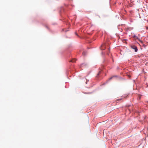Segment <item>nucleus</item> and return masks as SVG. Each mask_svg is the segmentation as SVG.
Returning <instances> with one entry per match:
<instances>
[{"label":"nucleus","instance_id":"39448f33","mask_svg":"<svg viewBox=\"0 0 148 148\" xmlns=\"http://www.w3.org/2000/svg\"><path fill=\"white\" fill-rule=\"evenodd\" d=\"M101 73V71H99V73H98V74L97 75V77H98V75H99Z\"/></svg>","mask_w":148,"mask_h":148},{"label":"nucleus","instance_id":"ddd939ff","mask_svg":"<svg viewBox=\"0 0 148 148\" xmlns=\"http://www.w3.org/2000/svg\"><path fill=\"white\" fill-rule=\"evenodd\" d=\"M84 52H83V53H82L83 54H84Z\"/></svg>","mask_w":148,"mask_h":148},{"label":"nucleus","instance_id":"20e7f679","mask_svg":"<svg viewBox=\"0 0 148 148\" xmlns=\"http://www.w3.org/2000/svg\"><path fill=\"white\" fill-rule=\"evenodd\" d=\"M133 38H136L137 39H138V38L137 37V36H136V35L134 34L133 36Z\"/></svg>","mask_w":148,"mask_h":148},{"label":"nucleus","instance_id":"f03ea898","mask_svg":"<svg viewBox=\"0 0 148 148\" xmlns=\"http://www.w3.org/2000/svg\"><path fill=\"white\" fill-rule=\"evenodd\" d=\"M131 48L134 50L135 52H137L138 51V48L136 46L133 45L131 46Z\"/></svg>","mask_w":148,"mask_h":148},{"label":"nucleus","instance_id":"9d476101","mask_svg":"<svg viewBox=\"0 0 148 148\" xmlns=\"http://www.w3.org/2000/svg\"><path fill=\"white\" fill-rule=\"evenodd\" d=\"M87 82L86 81V83L87 84Z\"/></svg>","mask_w":148,"mask_h":148},{"label":"nucleus","instance_id":"7ed1b4c3","mask_svg":"<svg viewBox=\"0 0 148 148\" xmlns=\"http://www.w3.org/2000/svg\"><path fill=\"white\" fill-rule=\"evenodd\" d=\"M106 44H102L101 45V47H100V49L101 50H104L106 48Z\"/></svg>","mask_w":148,"mask_h":148},{"label":"nucleus","instance_id":"9b49d317","mask_svg":"<svg viewBox=\"0 0 148 148\" xmlns=\"http://www.w3.org/2000/svg\"><path fill=\"white\" fill-rule=\"evenodd\" d=\"M62 31H64V29H62Z\"/></svg>","mask_w":148,"mask_h":148},{"label":"nucleus","instance_id":"1a4fd4ad","mask_svg":"<svg viewBox=\"0 0 148 148\" xmlns=\"http://www.w3.org/2000/svg\"><path fill=\"white\" fill-rule=\"evenodd\" d=\"M75 34H76L77 36H78V35L77 34V33L76 32H75Z\"/></svg>","mask_w":148,"mask_h":148},{"label":"nucleus","instance_id":"6e6552de","mask_svg":"<svg viewBox=\"0 0 148 148\" xmlns=\"http://www.w3.org/2000/svg\"><path fill=\"white\" fill-rule=\"evenodd\" d=\"M113 77H111L109 79V80H111V79H112V78Z\"/></svg>","mask_w":148,"mask_h":148},{"label":"nucleus","instance_id":"f8f14e48","mask_svg":"<svg viewBox=\"0 0 148 148\" xmlns=\"http://www.w3.org/2000/svg\"><path fill=\"white\" fill-rule=\"evenodd\" d=\"M110 48H109V51H110Z\"/></svg>","mask_w":148,"mask_h":148},{"label":"nucleus","instance_id":"f257e3e1","mask_svg":"<svg viewBox=\"0 0 148 148\" xmlns=\"http://www.w3.org/2000/svg\"><path fill=\"white\" fill-rule=\"evenodd\" d=\"M60 14L61 16H63L64 14V7H62L60 9Z\"/></svg>","mask_w":148,"mask_h":148},{"label":"nucleus","instance_id":"0eeeda50","mask_svg":"<svg viewBox=\"0 0 148 148\" xmlns=\"http://www.w3.org/2000/svg\"><path fill=\"white\" fill-rule=\"evenodd\" d=\"M46 27L48 29H49V28L47 26H46Z\"/></svg>","mask_w":148,"mask_h":148},{"label":"nucleus","instance_id":"423d86ee","mask_svg":"<svg viewBox=\"0 0 148 148\" xmlns=\"http://www.w3.org/2000/svg\"><path fill=\"white\" fill-rule=\"evenodd\" d=\"M70 62H75V60H72Z\"/></svg>","mask_w":148,"mask_h":148}]
</instances>
